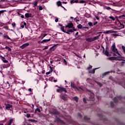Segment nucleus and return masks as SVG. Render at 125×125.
I'll return each mask as SVG.
<instances>
[{
	"label": "nucleus",
	"mask_w": 125,
	"mask_h": 125,
	"mask_svg": "<svg viewBox=\"0 0 125 125\" xmlns=\"http://www.w3.org/2000/svg\"><path fill=\"white\" fill-rule=\"evenodd\" d=\"M52 113L54 115H59V111H58L56 109H53Z\"/></svg>",
	"instance_id": "nucleus-1"
},
{
	"label": "nucleus",
	"mask_w": 125,
	"mask_h": 125,
	"mask_svg": "<svg viewBox=\"0 0 125 125\" xmlns=\"http://www.w3.org/2000/svg\"><path fill=\"white\" fill-rule=\"evenodd\" d=\"M51 39H46V40H43L42 41H39L38 42L39 43H43V42H50Z\"/></svg>",
	"instance_id": "nucleus-2"
},
{
	"label": "nucleus",
	"mask_w": 125,
	"mask_h": 125,
	"mask_svg": "<svg viewBox=\"0 0 125 125\" xmlns=\"http://www.w3.org/2000/svg\"><path fill=\"white\" fill-rule=\"evenodd\" d=\"M74 27V24L73 23H69L67 25L65 26V28H68L69 29H71V28H73Z\"/></svg>",
	"instance_id": "nucleus-3"
},
{
	"label": "nucleus",
	"mask_w": 125,
	"mask_h": 125,
	"mask_svg": "<svg viewBox=\"0 0 125 125\" xmlns=\"http://www.w3.org/2000/svg\"><path fill=\"white\" fill-rule=\"evenodd\" d=\"M112 51H113V52H117V51H118V49L116 48L115 43L112 45Z\"/></svg>",
	"instance_id": "nucleus-4"
},
{
	"label": "nucleus",
	"mask_w": 125,
	"mask_h": 125,
	"mask_svg": "<svg viewBox=\"0 0 125 125\" xmlns=\"http://www.w3.org/2000/svg\"><path fill=\"white\" fill-rule=\"evenodd\" d=\"M113 33H116V31H113V30H109L105 32L104 34H109V33L113 34Z\"/></svg>",
	"instance_id": "nucleus-5"
},
{
	"label": "nucleus",
	"mask_w": 125,
	"mask_h": 125,
	"mask_svg": "<svg viewBox=\"0 0 125 125\" xmlns=\"http://www.w3.org/2000/svg\"><path fill=\"white\" fill-rule=\"evenodd\" d=\"M1 60H2L3 62L4 63H8V61L6 60L4 57L1 56Z\"/></svg>",
	"instance_id": "nucleus-6"
},
{
	"label": "nucleus",
	"mask_w": 125,
	"mask_h": 125,
	"mask_svg": "<svg viewBox=\"0 0 125 125\" xmlns=\"http://www.w3.org/2000/svg\"><path fill=\"white\" fill-rule=\"evenodd\" d=\"M99 37H100V35H99V36L95 37L94 38H92L93 42H94V41H96V40H98V39H99Z\"/></svg>",
	"instance_id": "nucleus-7"
},
{
	"label": "nucleus",
	"mask_w": 125,
	"mask_h": 125,
	"mask_svg": "<svg viewBox=\"0 0 125 125\" xmlns=\"http://www.w3.org/2000/svg\"><path fill=\"white\" fill-rule=\"evenodd\" d=\"M28 45H29V43H26L23 44L21 46V47L22 49L25 48V47H26V46H28Z\"/></svg>",
	"instance_id": "nucleus-8"
},
{
	"label": "nucleus",
	"mask_w": 125,
	"mask_h": 125,
	"mask_svg": "<svg viewBox=\"0 0 125 125\" xmlns=\"http://www.w3.org/2000/svg\"><path fill=\"white\" fill-rule=\"evenodd\" d=\"M54 50H55V48H54V46H52L51 48H50L49 53H51V52H52V51H54Z\"/></svg>",
	"instance_id": "nucleus-9"
},
{
	"label": "nucleus",
	"mask_w": 125,
	"mask_h": 125,
	"mask_svg": "<svg viewBox=\"0 0 125 125\" xmlns=\"http://www.w3.org/2000/svg\"><path fill=\"white\" fill-rule=\"evenodd\" d=\"M86 42H93L92 40V38H86Z\"/></svg>",
	"instance_id": "nucleus-10"
},
{
	"label": "nucleus",
	"mask_w": 125,
	"mask_h": 125,
	"mask_svg": "<svg viewBox=\"0 0 125 125\" xmlns=\"http://www.w3.org/2000/svg\"><path fill=\"white\" fill-rule=\"evenodd\" d=\"M110 60H119L120 61L121 60L117 59V57H112L109 58Z\"/></svg>",
	"instance_id": "nucleus-11"
},
{
	"label": "nucleus",
	"mask_w": 125,
	"mask_h": 125,
	"mask_svg": "<svg viewBox=\"0 0 125 125\" xmlns=\"http://www.w3.org/2000/svg\"><path fill=\"white\" fill-rule=\"evenodd\" d=\"M96 68H94L93 69H92V70L91 71H89V74H94V73H95V70H96Z\"/></svg>",
	"instance_id": "nucleus-12"
},
{
	"label": "nucleus",
	"mask_w": 125,
	"mask_h": 125,
	"mask_svg": "<svg viewBox=\"0 0 125 125\" xmlns=\"http://www.w3.org/2000/svg\"><path fill=\"white\" fill-rule=\"evenodd\" d=\"M12 107V105L11 104H6L5 106V109H9Z\"/></svg>",
	"instance_id": "nucleus-13"
},
{
	"label": "nucleus",
	"mask_w": 125,
	"mask_h": 125,
	"mask_svg": "<svg viewBox=\"0 0 125 125\" xmlns=\"http://www.w3.org/2000/svg\"><path fill=\"white\" fill-rule=\"evenodd\" d=\"M25 17H26V18H29V17H31V16H32V14H29V13H26L25 15Z\"/></svg>",
	"instance_id": "nucleus-14"
},
{
	"label": "nucleus",
	"mask_w": 125,
	"mask_h": 125,
	"mask_svg": "<svg viewBox=\"0 0 125 125\" xmlns=\"http://www.w3.org/2000/svg\"><path fill=\"white\" fill-rule=\"evenodd\" d=\"M29 122H32L33 123H38V120H35L34 119H29Z\"/></svg>",
	"instance_id": "nucleus-15"
},
{
	"label": "nucleus",
	"mask_w": 125,
	"mask_h": 125,
	"mask_svg": "<svg viewBox=\"0 0 125 125\" xmlns=\"http://www.w3.org/2000/svg\"><path fill=\"white\" fill-rule=\"evenodd\" d=\"M113 101H114V103H118L119 102V100H118V99L117 98H114L113 99Z\"/></svg>",
	"instance_id": "nucleus-16"
},
{
	"label": "nucleus",
	"mask_w": 125,
	"mask_h": 125,
	"mask_svg": "<svg viewBox=\"0 0 125 125\" xmlns=\"http://www.w3.org/2000/svg\"><path fill=\"white\" fill-rule=\"evenodd\" d=\"M109 73L110 72L109 71L104 72V73L103 74L102 76H103V77H105V76H107V75H108V74H109Z\"/></svg>",
	"instance_id": "nucleus-17"
},
{
	"label": "nucleus",
	"mask_w": 125,
	"mask_h": 125,
	"mask_svg": "<svg viewBox=\"0 0 125 125\" xmlns=\"http://www.w3.org/2000/svg\"><path fill=\"white\" fill-rule=\"evenodd\" d=\"M96 83H97V84H98V85H99L100 86V87H101V86H102V85H103V84L101 83L100 82H96Z\"/></svg>",
	"instance_id": "nucleus-18"
},
{
	"label": "nucleus",
	"mask_w": 125,
	"mask_h": 125,
	"mask_svg": "<svg viewBox=\"0 0 125 125\" xmlns=\"http://www.w3.org/2000/svg\"><path fill=\"white\" fill-rule=\"evenodd\" d=\"M116 54H118V55H119V57L120 58H123V57L122 56V55H121V54H120V53H119V52L118 51H117L116 52Z\"/></svg>",
	"instance_id": "nucleus-19"
},
{
	"label": "nucleus",
	"mask_w": 125,
	"mask_h": 125,
	"mask_svg": "<svg viewBox=\"0 0 125 125\" xmlns=\"http://www.w3.org/2000/svg\"><path fill=\"white\" fill-rule=\"evenodd\" d=\"M84 121H89V120H90V118H88L86 116L84 117Z\"/></svg>",
	"instance_id": "nucleus-20"
},
{
	"label": "nucleus",
	"mask_w": 125,
	"mask_h": 125,
	"mask_svg": "<svg viewBox=\"0 0 125 125\" xmlns=\"http://www.w3.org/2000/svg\"><path fill=\"white\" fill-rule=\"evenodd\" d=\"M71 87H73V88H76V85L72 83H71Z\"/></svg>",
	"instance_id": "nucleus-21"
},
{
	"label": "nucleus",
	"mask_w": 125,
	"mask_h": 125,
	"mask_svg": "<svg viewBox=\"0 0 125 125\" xmlns=\"http://www.w3.org/2000/svg\"><path fill=\"white\" fill-rule=\"evenodd\" d=\"M57 5H58V6H61V4H62L61 3V1H58L57 2Z\"/></svg>",
	"instance_id": "nucleus-22"
},
{
	"label": "nucleus",
	"mask_w": 125,
	"mask_h": 125,
	"mask_svg": "<svg viewBox=\"0 0 125 125\" xmlns=\"http://www.w3.org/2000/svg\"><path fill=\"white\" fill-rule=\"evenodd\" d=\"M77 28H78V29H82L83 28V25L80 24L77 26Z\"/></svg>",
	"instance_id": "nucleus-23"
},
{
	"label": "nucleus",
	"mask_w": 125,
	"mask_h": 125,
	"mask_svg": "<svg viewBox=\"0 0 125 125\" xmlns=\"http://www.w3.org/2000/svg\"><path fill=\"white\" fill-rule=\"evenodd\" d=\"M105 55L106 56H109V52H108V51H107V50H106L105 51Z\"/></svg>",
	"instance_id": "nucleus-24"
},
{
	"label": "nucleus",
	"mask_w": 125,
	"mask_h": 125,
	"mask_svg": "<svg viewBox=\"0 0 125 125\" xmlns=\"http://www.w3.org/2000/svg\"><path fill=\"white\" fill-rule=\"evenodd\" d=\"M110 106H111V108H114V103L113 102H111L110 103Z\"/></svg>",
	"instance_id": "nucleus-25"
},
{
	"label": "nucleus",
	"mask_w": 125,
	"mask_h": 125,
	"mask_svg": "<svg viewBox=\"0 0 125 125\" xmlns=\"http://www.w3.org/2000/svg\"><path fill=\"white\" fill-rule=\"evenodd\" d=\"M12 122H13V119H10L8 125H11V124H12Z\"/></svg>",
	"instance_id": "nucleus-26"
},
{
	"label": "nucleus",
	"mask_w": 125,
	"mask_h": 125,
	"mask_svg": "<svg viewBox=\"0 0 125 125\" xmlns=\"http://www.w3.org/2000/svg\"><path fill=\"white\" fill-rule=\"evenodd\" d=\"M73 99H74V100H75L76 102H78V101H79V100L78 99V97H75Z\"/></svg>",
	"instance_id": "nucleus-27"
},
{
	"label": "nucleus",
	"mask_w": 125,
	"mask_h": 125,
	"mask_svg": "<svg viewBox=\"0 0 125 125\" xmlns=\"http://www.w3.org/2000/svg\"><path fill=\"white\" fill-rule=\"evenodd\" d=\"M57 92H62V88H61L60 89H58L57 90Z\"/></svg>",
	"instance_id": "nucleus-28"
},
{
	"label": "nucleus",
	"mask_w": 125,
	"mask_h": 125,
	"mask_svg": "<svg viewBox=\"0 0 125 125\" xmlns=\"http://www.w3.org/2000/svg\"><path fill=\"white\" fill-rule=\"evenodd\" d=\"M4 12H6V10L0 11V15H1V14H2V13H4Z\"/></svg>",
	"instance_id": "nucleus-29"
},
{
	"label": "nucleus",
	"mask_w": 125,
	"mask_h": 125,
	"mask_svg": "<svg viewBox=\"0 0 125 125\" xmlns=\"http://www.w3.org/2000/svg\"><path fill=\"white\" fill-rule=\"evenodd\" d=\"M91 99H92L93 98H94V94H93V93H92L91 94Z\"/></svg>",
	"instance_id": "nucleus-30"
},
{
	"label": "nucleus",
	"mask_w": 125,
	"mask_h": 125,
	"mask_svg": "<svg viewBox=\"0 0 125 125\" xmlns=\"http://www.w3.org/2000/svg\"><path fill=\"white\" fill-rule=\"evenodd\" d=\"M61 29L62 31L63 32V33H66V31H65V30H64V26L62 27Z\"/></svg>",
	"instance_id": "nucleus-31"
},
{
	"label": "nucleus",
	"mask_w": 125,
	"mask_h": 125,
	"mask_svg": "<svg viewBox=\"0 0 125 125\" xmlns=\"http://www.w3.org/2000/svg\"><path fill=\"white\" fill-rule=\"evenodd\" d=\"M36 112H39V113H41V109L40 108H37L36 110H35Z\"/></svg>",
	"instance_id": "nucleus-32"
},
{
	"label": "nucleus",
	"mask_w": 125,
	"mask_h": 125,
	"mask_svg": "<svg viewBox=\"0 0 125 125\" xmlns=\"http://www.w3.org/2000/svg\"><path fill=\"white\" fill-rule=\"evenodd\" d=\"M109 18L110 19H112V20H113V21H115V18H114L113 17L110 16V17H109Z\"/></svg>",
	"instance_id": "nucleus-33"
},
{
	"label": "nucleus",
	"mask_w": 125,
	"mask_h": 125,
	"mask_svg": "<svg viewBox=\"0 0 125 125\" xmlns=\"http://www.w3.org/2000/svg\"><path fill=\"white\" fill-rule=\"evenodd\" d=\"M62 98L63 100H64V101H66L67 100V99H66V98H65V97L64 96H62Z\"/></svg>",
	"instance_id": "nucleus-34"
},
{
	"label": "nucleus",
	"mask_w": 125,
	"mask_h": 125,
	"mask_svg": "<svg viewBox=\"0 0 125 125\" xmlns=\"http://www.w3.org/2000/svg\"><path fill=\"white\" fill-rule=\"evenodd\" d=\"M88 25H89V26H90V27H91V26H92V22H89L88 23Z\"/></svg>",
	"instance_id": "nucleus-35"
},
{
	"label": "nucleus",
	"mask_w": 125,
	"mask_h": 125,
	"mask_svg": "<svg viewBox=\"0 0 125 125\" xmlns=\"http://www.w3.org/2000/svg\"><path fill=\"white\" fill-rule=\"evenodd\" d=\"M26 117L27 118H30V117H31V114L29 113L26 114Z\"/></svg>",
	"instance_id": "nucleus-36"
},
{
	"label": "nucleus",
	"mask_w": 125,
	"mask_h": 125,
	"mask_svg": "<svg viewBox=\"0 0 125 125\" xmlns=\"http://www.w3.org/2000/svg\"><path fill=\"white\" fill-rule=\"evenodd\" d=\"M3 37H4V38H6L7 39H8V40H10V38H9V37H8V36H7V35L4 36Z\"/></svg>",
	"instance_id": "nucleus-37"
},
{
	"label": "nucleus",
	"mask_w": 125,
	"mask_h": 125,
	"mask_svg": "<svg viewBox=\"0 0 125 125\" xmlns=\"http://www.w3.org/2000/svg\"><path fill=\"white\" fill-rule=\"evenodd\" d=\"M62 88V91H64L65 93L67 92V90L64 88Z\"/></svg>",
	"instance_id": "nucleus-38"
},
{
	"label": "nucleus",
	"mask_w": 125,
	"mask_h": 125,
	"mask_svg": "<svg viewBox=\"0 0 125 125\" xmlns=\"http://www.w3.org/2000/svg\"><path fill=\"white\" fill-rule=\"evenodd\" d=\"M38 4V1H35L34 3V6H37Z\"/></svg>",
	"instance_id": "nucleus-39"
},
{
	"label": "nucleus",
	"mask_w": 125,
	"mask_h": 125,
	"mask_svg": "<svg viewBox=\"0 0 125 125\" xmlns=\"http://www.w3.org/2000/svg\"><path fill=\"white\" fill-rule=\"evenodd\" d=\"M122 49H123V50H124V51L125 53V46H122Z\"/></svg>",
	"instance_id": "nucleus-40"
},
{
	"label": "nucleus",
	"mask_w": 125,
	"mask_h": 125,
	"mask_svg": "<svg viewBox=\"0 0 125 125\" xmlns=\"http://www.w3.org/2000/svg\"><path fill=\"white\" fill-rule=\"evenodd\" d=\"M67 32H70V33H73L74 31L72 29H70L69 30H68Z\"/></svg>",
	"instance_id": "nucleus-41"
},
{
	"label": "nucleus",
	"mask_w": 125,
	"mask_h": 125,
	"mask_svg": "<svg viewBox=\"0 0 125 125\" xmlns=\"http://www.w3.org/2000/svg\"><path fill=\"white\" fill-rule=\"evenodd\" d=\"M46 36H47V34H43V36L42 38V40L43 39V38H44Z\"/></svg>",
	"instance_id": "nucleus-42"
},
{
	"label": "nucleus",
	"mask_w": 125,
	"mask_h": 125,
	"mask_svg": "<svg viewBox=\"0 0 125 125\" xmlns=\"http://www.w3.org/2000/svg\"><path fill=\"white\" fill-rule=\"evenodd\" d=\"M125 15H122L121 16H120L119 17V18L121 19V18H122V17H125Z\"/></svg>",
	"instance_id": "nucleus-43"
},
{
	"label": "nucleus",
	"mask_w": 125,
	"mask_h": 125,
	"mask_svg": "<svg viewBox=\"0 0 125 125\" xmlns=\"http://www.w3.org/2000/svg\"><path fill=\"white\" fill-rule=\"evenodd\" d=\"M112 36H113V37H118V36H119V34H112Z\"/></svg>",
	"instance_id": "nucleus-44"
},
{
	"label": "nucleus",
	"mask_w": 125,
	"mask_h": 125,
	"mask_svg": "<svg viewBox=\"0 0 125 125\" xmlns=\"http://www.w3.org/2000/svg\"><path fill=\"white\" fill-rule=\"evenodd\" d=\"M83 102H84L85 103H86V99L85 98H83Z\"/></svg>",
	"instance_id": "nucleus-45"
},
{
	"label": "nucleus",
	"mask_w": 125,
	"mask_h": 125,
	"mask_svg": "<svg viewBox=\"0 0 125 125\" xmlns=\"http://www.w3.org/2000/svg\"><path fill=\"white\" fill-rule=\"evenodd\" d=\"M63 62H64L65 65H67V61H66V60L64 59Z\"/></svg>",
	"instance_id": "nucleus-46"
},
{
	"label": "nucleus",
	"mask_w": 125,
	"mask_h": 125,
	"mask_svg": "<svg viewBox=\"0 0 125 125\" xmlns=\"http://www.w3.org/2000/svg\"><path fill=\"white\" fill-rule=\"evenodd\" d=\"M47 48H48V46H46L45 47H44L43 49H42V50H45V49H47Z\"/></svg>",
	"instance_id": "nucleus-47"
},
{
	"label": "nucleus",
	"mask_w": 125,
	"mask_h": 125,
	"mask_svg": "<svg viewBox=\"0 0 125 125\" xmlns=\"http://www.w3.org/2000/svg\"><path fill=\"white\" fill-rule=\"evenodd\" d=\"M39 10H42V6H39Z\"/></svg>",
	"instance_id": "nucleus-48"
},
{
	"label": "nucleus",
	"mask_w": 125,
	"mask_h": 125,
	"mask_svg": "<svg viewBox=\"0 0 125 125\" xmlns=\"http://www.w3.org/2000/svg\"><path fill=\"white\" fill-rule=\"evenodd\" d=\"M13 27L14 28V27H15L16 26V23H12V24Z\"/></svg>",
	"instance_id": "nucleus-49"
},
{
	"label": "nucleus",
	"mask_w": 125,
	"mask_h": 125,
	"mask_svg": "<svg viewBox=\"0 0 125 125\" xmlns=\"http://www.w3.org/2000/svg\"><path fill=\"white\" fill-rule=\"evenodd\" d=\"M3 28L6 29V30H8V26H4Z\"/></svg>",
	"instance_id": "nucleus-50"
},
{
	"label": "nucleus",
	"mask_w": 125,
	"mask_h": 125,
	"mask_svg": "<svg viewBox=\"0 0 125 125\" xmlns=\"http://www.w3.org/2000/svg\"><path fill=\"white\" fill-rule=\"evenodd\" d=\"M102 48L103 49V53H104V51H105V49L103 46H102Z\"/></svg>",
	"instance_id": "nucleus-51"
},
{
	"label": "nucleus",
	"mask_w": 125,
	"mask_h": 125,
	"mask_svg": "<svg viewBox=\"0 0 125 125\" xmlns=\"http://www.w3.org/2000/svg\"><path fill=\"white\" fill-rule=\"evenodd\" d=\"M74 2H75V1L74 0H72L70 1V3H74Z\"/></svg>",
	"instance_id": "nucleus-52"
},
{
	"label": "nucleus",
	"mask_w": 125,
	"mask_h": 125,
	"mask_svg": "<svg viewBox=\"0 0 125 125\" xmlns=\"http://www.w3.org/2000/svg\"><path fill=\"white\" fill-rule=\"evenodd\" d=\"M91 68H92V66L90 65L89 67L87 68V69H91Z\"/></svg>",
	"instance_id": "nucleus-53"
},
{
	"label": "nucleus",
	"mask_w": 125,
	"mask_h": 125,
	"mask_svg": "<svg viewBox=\"0 0 125 125\" xmlns=\"http://www.w3.org/2000/svg\"><path fill=\"white\" fill-rule=\"evenodd\" d=\"M120 25H121V26H123V28H125V25L122 24V23H120Z\"/></svg>",
	"instance_id": "nucleus-54"
},
{
	"label": "nucleus",
	"mask_w": 125,
	"mask_h": 125,
	"mask_svg": "<svg viewBox=\"0 0 125 125\" xmlns=\"http://www.w3.org/2000/svg\"><path fill=\"white\" fill-rule=\"evenodd\" d=\"M57 119L58 122H61V120L60 119L57 118Z\"/></svg>",
	"instance_id": "nucleus-55"
},
{
	"label": "nucleus",
	"mask_w": 125,
	"mask_h": 125,
	"mask_svg": "<svg viewBox=\"0 0 125 125\" xmlns=\"http://www.w3.org/2000/svg\"><path fill=\"white\" fill-rule=\"evenodd\" d=\"M98 23L97 21L95 22H94L93 24H94V26H95V25Z\"/></svg>",
	"instance_id": "nucleus-56"
},
{
	"label": "nucleus",
	"mask_w": 125,
	"mask_h": 125,
	"mask_svg": "<svg viewBox=\"0 0 125 125\" xmlns=\"http://www.w3.org/2000/svg\"><path fill=\"white\" fill-rule=\"evenodd\" d=\"M50 74V72H48L46 73V75H49Z\"/></svg>",
	"instance_id": "nucleus-57"
},
{
	"label": "nucleus",
	"mask_w": 125,
	"mask_h": 125,
	"mask_svg": "<svg viewBox=\"0 0 125 125\" xmlns=\"http://www.w3.org/2000/svg\"><path fill=\"white\" fill-rule=\"evenodd\" d=\"M58 19L57 18L56 20H55V22H58Z\"/></svg>",
	"instance_id": "nucleus-58"
},
{
	"label": "nucleus",
	"mask_w": 125,
	"mask_h": 125,
	"mask_svg": "<svg viewBox=\"0 0 125 125\" xmlns=\"http://www.w3.org/2000/svg\"><path fill=\"white\" fill-rule=\"evenodd\" d=\"M96 18L97 20H99V18L97 16H96Z\"/></svg>",
	"instance_id": "nucleus-59"
},
{
	"label": "nucleus",
	"mask_w": 125,
	"mask_h": 125,
	"mask_svg": "<svg viewBox=\"0 0 125 125\" xmlns=\"http://www.w3.org/2000/svg\"><path fill=\"white\" fill-rule=\"evenodd\" d=\"M8 51H11V48H10L9 47V48H8Z\"/></svg>",
	"instance_id": "nucleus-60"
},
{
	"label": "nucleus",
	"mask_w": 125,
	"mask_h": 125,
	"mask_svg": "<svg viewBox=\"0 0 125 125\" xmlns=\"http://www.w3.org/2000/svg\"><path fill=\"white\" fill-rule=\"evenodd\" d=\"M72 28H73V31H76V29H75V27H73Z\"/></svg>",
	"instance_id": "nucleus-61"
},
{
	"label": "nucleus",
	"mask_w": 125,
	"mask_h": 125,
	"mask_svg": "<svg viewBox=\"0 0 125 125\" xmlns=\"http://www.w3.org/2000/svg\"><path fill=\"white\" fill-rule=\"evenodd\" d=\"M27 25V23L26 22L23 23V26H26Z\"/></svg>",
	"instance_id": "nucleus-62"
},
{
	"label": "nucleus",
	"mask_w": 125,
	"mask_h": 125,
	"mask_svg": "<svg viewBox=\"0 0 125 125\" xmlns=\"http://www.w3.org/2000/svg\"><path fill=\"white\" fill-rule=\"evenodd\" d=\"M106 9H111V7H107L106 8Z\"/></svg>",
	"instance_id": "nucleus-63"
},
{
	"label": "nucleus",
	"mask_w": 125,
	"mask_h": 125,
	"mask_svg": "<svg viewBox=\"0 0 125 125\" xmlns=\"http://www.w3.org/2000/svg\"><path fill=\"white\" fill-rule=\"evenodd\" d=\"M29 91H30L31 92V91H32V89L31 88H29L28 89Z\"/></svg>",
	"instance_id": "nucleus-64"
}]
</instances>
